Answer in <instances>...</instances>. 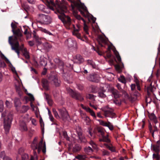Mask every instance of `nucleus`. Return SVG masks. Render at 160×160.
<instances>
[{
	"mask_svg": "<svg viewBox=\"0 0 160 160\" xmlns=\"http://www.w3.org/2000/svg\"><path fill=\"white\" fill-rule=\"evenodd\" d=\"M57 6V11L60 14L58 15L59 18L63 23L69 24L71 22L70 18L68 16H66L64 13L66 10V7L62 3L58 4Z\"/></svg>",
	"mask_w": 160,
	"mask_h": 160,
	"instance_id": "obj_1",
	"label": "nucleus"
},
{
	"mask_svg": "<svg viewBox=\"0 0 160 160\" xmlns=\"http://www.w3.org/2000/svg\"><path fill=\"white\" fill-rule=\"evenodd\" d=\"M12 36H10L8 38V42L11 47V49L12 50H14L17 54L18 56H19V50H22L24 48V44H22L20 47H19V44L18 42L17 41L14 42L13 43L12 41Z\"/></svg>",
	"mask_w": 160,
	"mask_h": 160,
	"instance_id": "obj_2",
	"label": "nucleus"
},
{
	"mask_svg": "<svg viewBox=\"0 0 160 160\" xmlns=\"http://www.w3.org/2000/svg\"><path fill=\"white\" fill-rule=\"evenodd\" d=\"M73 4L74 5H73L72 4H71V6L72 7V9H74L75 7H76L82 15L85 16V17H87V15H85L84 12H86L87 14H88V12L86 7L83 3H82L80 2V3L74 2Z\"/></svg>",
	"mask_w": 160,
	"mask_h": 160,
	"instance_id": "obj_3",
	"label": "nucleus"
},
{
	"mask_svg": "<svg viewBox=\"0 0 160 160\" xmlns=\"http://www.w3.org/2000/svg\"><path fill=\"white\" fill-rule=\"evenodd\" d=\"M38 17L39 20L38 22L42 24L47 25L52 22V18L50 16L40 14Z\"/></svg>",
	"mask_w": 160,
	"mask_h": 160,
	"instance_id": "obj_4",
	"label": "nucleus"
},
{
	"mask_svg": "<svg viewBox=\"0 0 160 160\" xmlns=\"http://www.w3.org/2000/svg\"><path fill=\"white\" fill-rule=\"evenodd\" d=\"M48 79L49 83L52 85L56 87L60 86L61 81L57 75H50L48 77Z\"/></svg>",
	"mask_w": 160,
	"mask_h": 160,
	"instance_id": "obj_5",
	"label": "nucleus"
},
{
	"mask_svg": "<svg viewBox=\"0 0 160 160\" xmlns=\"http://www.w3.org/2000/svg\"><path fill=\"white\" fill-rule=\"evenodd\" d=\"M12 119V114L10 112L8 114L7 117L4 120V128L6 131L8 132L9 131Z\"/></svg>",
	"mask_w": 160,
	"mask_h": 160,
	"instance_id": "obj_6",
	"label": "nucleus"
},
{
	"mask_svg": "<svg viewBox=\"0 0 160 160\" xmlns=\"http://www.w3.org/2000/svg\"><path fill=\"white\" fill-rule=\"evenodd\" d=\"M68 92L71 97L76 100L82 102L84 100L82 94L78 92L70 89Z\"/></svg>",
	"mask_w": 160,
	"mask_h": 160,
	"instance_id": "obj_7",
	"label": "nucleus"
},
{
	"mask_svg": "<svg viewBox=\"0 0 160 160\" xmlns=\"http://www.w3.org/2000/svg\"><path fill=\"white\" fill-rule=\"evenodd\" d=\"M13 34L15 35L14 38L13 40V42L17 41L19 40L20 41H22L24 39L22 37V34L20 30L19 29H18L16 30H12Z\"/></svg>",
	"mask_w": 160,
	"mask_h": 160,
	"instance_id": "obj_8",
	"label": "nucleus"
},
{
	"mask_svg": "<svg viewBox=\"0 0 160 160\" xmlns=\"http://www.w3.org/2000/svg\"><path fill=\"white\" fill-rule=\"evenodd\" d=\"M65 44L69 48L77 49L78 48L76 41L71 38H69L66 40Z\"/></svg>",
	"mask_w": 160,
	"mask_h": 160,
	"instance_id": "obj_9",
	"label": "nucleus"
},
{
	"mask_svg": "<svg viewBox=\"0 0 160 160\" xmlns=\"http://www.w3.org/2000/svg\"><path fill=\"white\" fill-rule=\"evenodd\" d=\"M61 118L64 121L70 120V117L67 110L65 108L59 109H58Z\"/></svg>",
	"mask_w": 160,
	"mask_h": 160,
	"instance_id": "obj_10",
	"label": "nucleus"
},
{
	"mask_svg": "<svg viewBox=\"0 0 160 160\" xmlns=\"http://www.w3.org/2000/svg\"><path fill=\"white\" fill-rule=\"evenodd\" d=\"M102 111L104 112V115L105 117H109L112 118L115 117L116 114L113 112V109L110 108L109 110L103 109Z\"/></svg>",
	"mask_w": 160,
	"mask_h": 160,
	"instance_id": "obj_11",
	"label": "nucleus"
},
{
	"mask_svg": "<svg viewBox=\"0 0 160 160\" xmlns=\"http://www.w3.org/2000/svg\"><path fill=\"white\" fill-rule=\"evenodd\" d=\"M99 75L96 73H92L89 75L87 77L88 80L92 82H98L99 80Z\"/></svg>",
	"mask_w": 160,
	"mask_h": 160,
	"instance_id": "obj_12",
	"label": "nucleus"
},
{
	"mask_svg": "<svg viewBox=\"0 0 160 160\" xmlns=\"http://www.w3.org/2000/svg\"><path fill=\"white\" fill-rule=\"evenodd\" d=\"M74 60L75 63L78 64H80L84 61L82 57L80 54H77L75 56L74 58Z\"/></svg>",
	"mask_w": 160,
	"mask_h": 160,
	"instance_id": "obj_13",
	"label": "nucleus"
},
{
	"mask_svg": "<svg viewBox=\"0 0 160 160\" xmlns=\"http://www.w3.org/2000/svg\"><path fill=\"white\" fill-rule=\"evenodd\" d=\"M100 125L104 126L107 127L109 129L111 130H112L113 129V125L111 124V123L109 122H108V123L105 122L103 121L102 120H100L99 121Z\"/></svg>",
	"mask_w": 160,
	"mask_h": 160,
	"instance_id": "obj_14",
	"label": "nucleus"
},
{
	"mask_svg": "<svg viewBox=\"0 0 160 160\" xmlns=\"http://www.w3.org/2000/svg\"><path fill=\"white\" fill-rule=\"evenodd\" d=\"M37 140V138H35L31 145V148L33 150L34 153H36V152L35 151L38 148Z\"/></svg>",
	"mask_w": 160,
	"mask_h": 160,
	"instance_id": "obj_15",
	"label": "nucleus"
},
{
	"mask_svg": "<svg viewBox=\"0 0 160 160\" xmlns=\"http://www.w3.org/2000/svg\"><path fill=\"white\" fill-rule=\"evenodd\" d=\"M20 130L22 132L26 131L28 130V128L25 122L23 121H20L19 124Z\"/></svg>",
	"mask_w": 160,
	"mask_h": 160,
	"instance_id": "obj_16",
	"label": "nucleus"
},
{
	"mask_svg": "<svg viewBox=\"0 0 160 160\" xmlns=\"http://www.w3.org/2000/svg\"><path fill=\"white\" fill-rule=\"evenodd\" d=\"M54 61L57 64V65L58 66V67L63 71V67L64 66L63 62L58 58H55L54 60Z\"/></svg>",
	"mask_w": 160,
	"mask_h": 160,
	"instance_id": "obj_17",
	"label": "nucleus"
},
{
	"mask_svg": "<svg viewBox=\"0 0 160 160\" xmlns=\"http://www.w3.org/2000/svg\"><path fill=\"white\" fill-rule=\"evenodd\" d=\"M73 28H74V31L72 32L73 34L74 35L76 36L77 38L79 39H81L82 41H84V40L82 39L81 37L80 34L78 33L79 31V29H76L75 28V27L74 25H73Z\"/></svg>",
	"mask_w": 160,
	"mask_h": 160,
	"instance_id": "obj_18",
	"label": "nucleus"
},
{
	"mask_svg": "<svg viewBox=\"0 0 160 160\" xmlns=\"http://www.w3.org/2000/svg\"><path fill=\"white\" fill-rule=\"evenodd\" d=\"M15 106L18 111H19V107L20 106L21 103L19 99L15 98L14 100Z\"/></svg>",
	"mask_w": 160,
	"mask_h": 160,
	"instance_id": "obj_19",
	"label": "nucleus"
},
{
	"mask_svg": "<svg viewBox=\"0 0 160 160\" xmlns=\"http://www.w3.org/2000/svg\"><path fill=\"white\" fill-rule=\"evenodd\" d=\"M42 143H43V139H42L38 143V148H42V152L45 153L46 152V145L45 142H44V144L42 147Z\"/></svg>",
	"mask_w": 160,
	"mask_h": 160,
	"instance_id": "obj_20",
	"label": "nucleus"
},
{
	"mask_svg": "<svg viewBox=\"0 0 160 160\" xmlns=\"http://www.w3.org/2000/svg\"><path fill=\"white\" fill-rule=\"evenodd\" d=\"M45 98L47 101L48 104L50 106H52L53 104V101L51 98V97L49 94L44 93Z\"/></svg>",
	"mask_w": 160,
	"mask_h": 160,
	"instance_id": "obj_21",
	"label": "nucleus"
},
{
	"mask_svg": "<svg viewBox=\"0 0 160 160\" xmlns=\"http://www.w3.org/2000/svg\"><path fill=\"white\" fill-rule=\"evenodd\" d=\"M42 86L45 89L48 90L49 89L48 80H47L46 79H43L42 81Z\"/></svg>",
	"mask_w": 160,
	"mask_h": 160,
	"instance_id": "obj_22",
	"label": "nucleus"
},
{
	"mask_svg": "<svg viewBox=\"0 0 160 160\" xmlns=\"http://www.w3.org/2000/svg\"><path fill=\"white\" fill-rule=\"evenodd\" d=\"M112 93L115 98H119L121 97V95L118 91L113 89L112 90Z\"/></svg>",
	"mask_w": 160,
	"mask_h": 160,
	"instance_id": "obj_23",
	"label": "nucleus"
},
{
	"mask_svg": "<svg viewBox=\"0 0 160 160\" xmlns=\"http://www.w3.org/2000/svg\"><path fill=\"white\" fill-rule=\"evenodd\" d=\"M64 79L67 81L69 83L72 82V76L71 75L66 74L64 75Z\"/></svg>",
	"mask_w": 160,
	"mask_h": 160,
	"instance_id": "obj_24",
	"label": "nucleus"
},
{
	"mask_svg": "<svg viewBox=\"0 0 160 160\" xmlns=\"http://www.w3.org/2000/svg\"><path fill=\"white\" fill-rule=\"evenodd\" d=\"M78 142H79L85 143L87 142V140L82 134L80 136H78Z\"/></svg>",
	"mask_w": 160,
	"mask_h": 160,
	"instance_id": "obj_25",
	"label": "nucleus"
},
{
	"mask_svg": "<svg viewBox=\"0 0 160 160\" xmlns=\"http://www.w3.org/2000/svg\"><path fill=\"white\" fill-rule=\"evenodd\" d=\"M98 40L99 44L101 47H103L102 43H105L106 42L105 39L102 36H99L98 37Z\"/></svg>",
	"mask_w": 160,
	"mask_h": 160,
	"instance_id": "obj_26",
	"label": "nucleus"
},
{
	"mask_svg": "<svg viewBox=\"0 0 160 160\" xmlns=\"http://www.w3.org/2000/svg\"><path fill=\"white\" fill-rule=\"evenodd\" d=\"M33 37L35 38L36 42L38 43V45H40L42 43L41 40L40 38L38 36L36 35V32L35 31H33Z\"/></svg>",
	"mask_w": 160,
	"mask_h": 160,
	"instance_id": "obj_27",
	"label": "nucleus"
},
{
	"mask_svg": "<svg viewBox=\"0 0 160 160\" xmlns=\"http://www.w3.org/2000/svg\"><path fill=\"white\" fill-rule=\"evenodd\" d=\"M148 116L150 119L153 121L155 123H156L158 122L157 118L154 113H149Z\"/></svg>",
	"mask_w": 160,
	"mask_h": 160,
	"instance_id": "obj_28",
	"label": "nucleus"
},
{
	"mask_svg": "<svg viewBox=\"0 0 160 160\" xmlns=\"http://www.w3.org/2000/svg\"><path fill=\"white\" fill-rule=\"evenodd\" d=\"M81 147L78 144H76L73 147L72 151L73 152H76L81 149Z\"/></svg>",
	"mask_w": 160,
	"mask_h": 160,
	"instance_id": "obj_29",
	"label": "nucleus"
},
{
	"mask_svg": "<svg viewBox=\"0 0 160 160\" xmlns=\"http://www.w3.org/2000/svg\"><path fill=\"white\" fill-rule=\"evenodd\" d=\"M23 55L24 56L26 59H29L30 58V56L29 54V52L27 51L26 48H25L23 50Z\"/></svg>",
	"mask_w": 160,
	"mask_h": 160,
	"instance_id": "obj_30",
	"label": "nucleus"
},
{
	"mask_svg": "<svg viewBox=\"0 0 160 160\" xmlns=\"http://www.w3.org/2000/svg\"><path fill=\"white\" fill-rule=\"evenodd\" d=\"M29 109V107L28 106H22L21 108V109L19 111L20 113H25Z\"/></svg>",
	"mask_w": 160,
	"mask_h": 160,
	"instance_id": "obj_31",
	"label": "nucleus"
},
{
	"mask_svg": "<svg viewBox=\"0 0 160 160\" xmlns=\"http://www.w3.org/2000/svg\"><path fill=\"white\" fill-rule=\"evenodd\" d=\"M153 150L156 153H159L160 151V146L159 145H153L152 147Z\"/></svg>",
	"mask_w": 160,
	"mask_h": 160,
	"instance_id": "obj_32",
	"label": "nucleus"
},
{
	"mask_svg": "<svg viewBox=\"0 0 160 160\" xmlns=\"http://www.w3.org/2000/svg\"><path fill=\"white\" fill-rule=\"evenodd\" d=\"M97 130L98 133L102 136L104 135V129L101 127H98L97 128Z\"/></svg>",
	"mask_w": 160,
	"mask_h": 160,
	"instance_id": "obj_33",
	"label": "nucleus"
},
{
	"mask_svg": "<svg viewBox=\"0 0 160 160\" xmlns=\"http://www.w3.org/2000/svg\"><path fill=\"white\" fill-rule=\"evenodd\" d=\"M86 158V155H78L75 157V158L78 160H85Z\"/></svg>",
	"mask_w": 160,
	"mask_h": 160,
	"instance_id": "obj_34",
	"label": "nucleus"
},
{
	"mask_svg": "<svg viewBox=\"0 0 160 160\" xmlns=\"http://www.w3.org/2000/svg\"><path fill=\"white\" fill-rule=\"evenodd\" d=\"M38 9L42 11H43L45 13H48V12H46L45 9V7L43 4H40L38 7Z\"/></svg>",
	"mask_w": 160,
	"mask_h": 160,
	"instance_id": "obj_35",
	"label": "nucleus"
},
{
	"mask_svg": "<svg viewBox=\"0 0 160 160\" xmlns=\"http://www.w3.org/2000/svg\"><path fill=\"white\" fill-rule=\"evenodd\" d=\"M76 131L78 136L82 134V130L81 127L78 126L76 128Z\"/></svg>",
	"mask_w": 160,
	"mask_h": 160,
	"instance_id": "obj_36",
	"label": "nucleus"
},
{
	"mask_svg": "<svg viewBox=\"0 0 160 160\" xmlns=\"http://www.w3.org/2000/svg\"><path fill=\"white\" fill-rule=\"evenodd\" d=\"M153 88L154 87L152 86V83L150 84L149 86L147 88V92L148 95L150 94V92H153Z\"/></svg>",
	"mask_w": 160,
	"mask_h": 160,
	"instance_id": "obj_37",
	"label": "nucleus"
},
{
	"mask_svg": "<svg viewBox=\"0 0 160 160\" xmlns=\"http://www.w3.org/2000/svg\"><path fill=\"white\" fill-rule=\"evenodd\" d=\"M89 89L91 90L92 92L95 93L97 92V87L95 86L91 85L90 86Z\"/></svg>",
	"mask_w": 160,
	"mask_h": 160,
	"instance_id": "obj_38",
	"label": "nucleus"
},
{
	"mask_svg": "<svg viewBox=\"0 0 160 160\" xmlns=\"http://www.w3.org/2000/svg\"><path fill=\"white\" fill-rule=\"evenodd\" d=\"M105 91H101L98 92V96L101 98H105L106 97V95L104 93Z\"/></svg>",
	"mask_w": 160,
	"mask_h": 160,
	"instance_id": "obj_39",
	"label": "nucleus"
},
{
	"mask_svg": "<svg viewBox=\"0 0 160 160\" xmlns=\"http://www.w3.org/2000/svg\"><path fill=\"white\" fill-rule=\"evenodd\" d=\"M39 30L41 31V32H44L45 33H46V34H48L49 35H52V34L50 32H49V31L46 30V29L45 28H42L40 27L39 28Z\"/></svg>",
	"mask_w": 160,
	"mask_h": 160,
	"instance_id": "obj_40",
	"label": "nucleus"
},
{
	"mask_svg": "<svg viewBox=\"0 0 160 160\" xmlns=\"http://www.w3.org/2000/svg\"><path fill=\"white\" fill-rule=\"evenodd\" d=\"M95 96L92 94H89L87 95L86 98H87L90 99L92 101H95Z\"/></svg>",
	"mask_w": 160,
	"mask_h": 160,
	"instance_id": "obj_41",
	"label": "nucleus"
},
{
	"mask_svg": "<svg viewBox=\"0 0 160 160\" xmlns=\"http://www.w3.org/2000/svg\"><path fill=\"white\" fill-rule=\"evenodd\" d=\"M52 112L55 117L57 119H59L60 118V117L59 115L58 112L56 111V110L55 108H53Z\"/></svg>",
	"mask_w": 160,
	"mask_h": 160,
	"instance_id": "obj_42",
	"label": "nucleus"
},
{
	"mask_svg": "<svg viewBox=\"0 0 160 160\" xmlns=\"http://www.w3.org/2000/svg\"><path fill=\"white\" fill-rule=\"evenodd\" d=\"M87 63L89 65H91L93 68H96V65L94 62L91 60H88L87 61Z\"/></svg>",
	"mask_w": 160,
	"mask_h": 160,
	"instance_id": "obj_43",
	"label": "nucleus"
},
{
	"mask_svg": "<svg viewBox=\"0 0 160 160\" xmlns=\"http://www.w3.org/2000/svg\"><path fill=\"white\" fill-rule=\"evenodd\" d=\"M118 80L122 83L125 84L126 83V81L123 76H121L120 78H118Z\"/></svg>",
	"mask_w": 160,
	"mask_h": 160,
	"instance_id": "obj_44",
	"label": "nucleus"
},
{
	"mask_svg": "<svg viewBox=\"0 0 160 160\" xmlns=\"http://www.w3.org/2000/svg\"><path fill=\"white\" fill-rule=\"evenodd\" d=\"M84 151L86 153H88L92 152L93 150L90 147H87L84 148Z\"/></svg>",
	"mask_w": 160,
	"mask_h": 160,
	"instance_id": "obj_45",
	"label": "nucleus"
},
{
	"mask_svg": "<svg viewBox=\"0 0 160 160\" xmlns=\"http://www.w3.org/2000/svg\"><path fill=\"white\" fill-rule=\"evenodd\" d=\"M86 111L89 112L90 113L91 115L94 118H96V116L95 113L91 109L89 108H87Z\"/></svg>",
	"mask_w": 160,
	"mask_h": 160,
	"instance_id": "obj_46",
	"label": "nucleus"
},
{
	"mask_svg": "<svg viewBox=\"0 0 160 160\" xmlns=\"http://www.w3.org/2000/svg\"><path fill=\"white\" fill-rule=\"evenodd\" d=\"M114 53L118 62L120 63H121V59L119 53L117 52H114Z\"/></svg>",
	"mask_w": 160,
	"mask_h": 160,
	"instance_id": "obj_47",
	"label": "nucleus"
},
{
	"mask_svg": "<svg viewBox=\"0 0 160 160\" xmlns=\"http://www.w3.org/2000/svg\"><path fill=\"white\" fill-rule=\"evenodd\" d=\"M84 30L85 31V33L87 34H89V32L88 31V28L87 25L86 23V22H84V27H83Z\"/></svg>",
	"mask_w": 160,
	"mask_h": 160,
	"instance_id": "obj_48",
	"label": "nucleus"
},
{
	"mask_svg": "<svg viewBox=\"0 0 160 160\" xmlns=\"http://www.w3.org/2000/svg\"><path fill=\"white\" fill-rule=\"evenodd\" d=\"M108 135H107L106 136H105L104 135L102 136V137L103 138V142H105L108 143L110 142V140L108 138Z\"/></svg>",
	"mask_w": 160,
	"mask_h": 160,
	"instance_id": "obj_49",
	"label": "nucleus"
},
{
	"mask_svg": "<svg viewBox=\"0 0 160 160\" xmlns=\"http://www.w3.org/2000/svg\"><path fill=\"white\" fill-rule=\"evenodd\" d=\"M22 160H29L28 155L24 154L22 155Z\"/></svg>",
	"mask_w": 160,
	"mask_h": 160,
	"instance_id": "obj_50",
	"label": "nucleus"
},
{
	"mask_svg": "<svg viewBox=\"0 0 160 160\" xmlns=\"http://www.w3.org/2000/svg\"><path fill=\"white\" fill-rule=\"evenodd\" d=\"M104 145L112 152H114L115 151V148L114 147L109 146L106 143L104 144Z\"/></svg>",
	"mask_w": 160,
	"mask_h": 160,
	"instance_id": "obj_51",
	"label": "nucleus"
},
{
	"mask_svg": "<svg viewBox=\"0 0 160 160\" xmlns=\"http://www.w3.org/2000/svg\"><path fill=\"white\" fill-rule=\"evenodd\" d=\"M152 156L153 158H155L157 160H159L160 159V156L159 154V153H156V154L153 153Z\"/></svg>",
	"mask_w": 160,
	"mask_h": 160,
	"instance_id": "obj_52",
	"label": "nucleus"
},
{
	"mask_svg": "<svg viewBox=\"0 0 160 160\" xmlns=\"http://www.w3.org/2000/svg\"><path fill=\"white\" fill-rule=\"evenodd\" d=\"M4 109L3 102L2 100H0V112H2Z\"/></svg>",
	"mask_w": 160,
	"mask_h": 160,
	"instance_id": "obj_53",
	"label": "nucleus"
},
{
	"mask_svg": "<svg viewBox=\"0 0 160 160\" xmlns=\"http://www.w3.org/2000/svg\"><path fill=\"white\" fill-rule=\"evenodd\" d=\"M1 58L3 59H4L6 62L8 63H10V62L8 59L3 55V54H2L1 55Z\"/></svg>",
	"mask_w": 160,
	"mask_h": 160,
	"instance_id": "obj_54",
	"label": "nucleus"
},
{
	"mask_svg": "<svg viewBox=\"0 0 160 160\" xmlns=\"http://www.w3.org/2000/svg\"><path fill=\"white\" fill-rule=\"evenodd\" d=\"M49 118L52 122H53V123H52V124H56V120L54 118L52 115L49 116Z\"/></svg>",
	"mask_w": 160,
	"mask_h": 160,
	"instance_id": "obj_55",
	"label": "nucleus"
},
{
	"mask_svg": "<svg viewBox=\"0 0 160 160\" xmlns=\"http://www.w3.org/2000/svg\"><path fill=\"white\" fill-rule=\"evenodd\" d=\"M0 156L1 158H2L3 160L4 159V158H6V157H8V156H6L5 152L4 151L2 152L0 154Z\"/></svg>",
	"mask_w": 160,
	"mask_h": 160,
	"instance_id": "obj_56",
	"label": "nucleus"
},
{
	"mask_svg": "<svg viewBox=\"0 0 160 160\" xmlns=\"http://www.w3.org/2000/svg\"><path fill=\"white\" fill-rule=\"evenodd\" d=\"M122 64V66H120L119 65H117L115 66V68L117 70L120 71L121 70V68L123 67V65Z\"/></svg>",
	"mask_w": 160,
	"mask_h": 160,
	"instance_id": "obj_57",
	"label": "nucleus"
},
{
	"mask_svg": "<svg viewBox=\"0 0 160 160\" xmlns=\"http://www.w3.org/2000/svg\"><path fill=\"white\" fill-rule=\"evenodd\" d=\"M113 102L116 105L120 106L121 104V101H119L118 100H114L113 101Z\"/></svg>",
	"mask_w": 160,
	"mask_h": 160,
	"instance_id": "obj_58",
	"label": "nucleus"
},
{
	"mask_svg": "<svg viewBox=\"0 0 160 160\" xmlns=\"http://www.w3.org/2000/svg\"><path fill=\"white\" fill-rule=\"evenodd\" d=\"M6 66L5 62L2 60H0V67L1 68H4Z\"/></svg>",
	"mask_w": 160,
	"mask_h": 160,
	"instance_id": "obj_59",
	"label": "nucleus"
},
{
	"mask_svg": "<svg viewBox=\"0 0 160 160\" xmlns=\"http://www.w3.org/2000/svg\"><path fill=\"white\" fill-rule=\"evenodd\" d=\"M5 105L8 108H10L12 106L11 103L8 100L6 101Z\"/></svg>",
	"mask_w": 160,
	"mask_h": 160,
	"instance_id": "obj_60",
	"label": "nucleus"
},
{
	"mask_svg": "<svg viewBox=\"0 0 160 160\" xmlns=\"http://www.w3.org/2000/svg\"><path fill=\"white\" fill-rule=\"evenodd\" d=\"M40 63V65L42 66H46L47 65L46 62L43 59H41Z\"/></svg>",
	"mask_w": 160,
	"mask_h": 160,
	"instance_id": "obj_61",
	"label": "nucleus"
},
{
	"mask_svg": "<svg viewBox=\"0 0 160 160\" xmlns=\"http://www.w3.org/2000/svg\"><path fill=\"white\" fill-rule=\"evenodd\" d=\"M75 17L77 19L79 20H82L83 22H85V20L83 19V18H82L80 15H77L75 16Z\"/></svg>",
	"mask_w": 160,
	"mask_h": 160,
	"instance_id": "obj_62",
	"label": "nucleus"
},
{
	"mask_svg": "<svg viewBox=\"0 0 160 160\" xmlns=\"http://www.w3.org/2000/svg\"><path fill=\"white\" fill-rule=\"evenodd\" d=\"M40 123L41 125V127L42 128H43L44 126V123L43 121V120L41 117L40 118Z\"/></svg>",
	"mask_w": 160,
	"mask_h": 160,
	"instance_id": "obj_63",
	"label": "nucleus"
},
{
	"mask_svg": "<svg viewBox=\"0 0 160 160\" xmlns=\"http://www.w3.org/2000/svg\"><path fill=\"white\" fill-rule=\"evenodd\" d=\"M102 155L104 156H108L109 155V152L108 151H107L106 150H103L102 151Z\"/></svg>",
	"mask_w": 160,
	"mask_h": 160,
	"instance_id": "obj_64",
	"label": "nucleus"
}]
</instances>
